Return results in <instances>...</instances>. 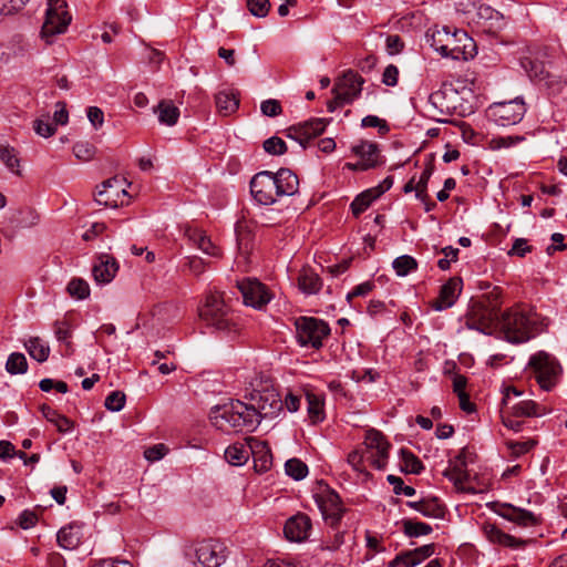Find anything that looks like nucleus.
Returning a JSON list of instances; mask_svg holds the SVG:
<instances>
[{"label":"nucleus","instance_id":"f257e3e1","mask_svg":"<svg viewBox=\"0 0 567 567\" xmlns=\"http://www.w3.org/2000/svg\"><path fill=\"white\" fill-rule=\"evenodd\" d=\"M298 188V176L288 168H280L277 173L262 171L250 181L251 196L260 205H271L279 197L292 196Z\"/></svg>","mask_w":567,"mask_h":567},{"label":"nucleus","instance_id":"f03ea898","mask_svg":"<svg viewBox=\"0 0 567 567\" xmlns=\"http://www.w3.org/2000/svg\"><path fill=\"white\" fill-rule=\"evenodd\" d=\"M244 399L254 408L260 421L274 419L282 411V400L274 380L262 372H255L248 379Z\"/></svg>","mask_w":567,"mask_h":567},{"label":"nucleus","instance_id":"7ed1b4c3","mask_svg":"<svg viewBox=\"0 0 567 567\" xmlns=\"http://www.w3.org/2000/svg\"><path fill=\"white\" fill-rule=\"evenodd\" d=\"M426 41L445 58L467 60L475 54V43L463 30H451L449 27L430 29L426 32Z\"/></svg>","mask_w":567,"mask_h":567},{"label":"nucleus","instance_id":"20e7f679","mask_svg":"<svg viewBox=\"0 0 567 567\" xmlns=\"http://www.w3.org/2000/svg\"><path fill=\"white\" fill-rule=\"evenodd\" d=\"M214 424L221 430L252 432L260 423L259 415L249 403L233 400L221 406H217L210 415Z\"/></svg>","mask_w":567,"mask_h":567},{"label":"nucleus","instance_id":"39448f33","mask_svg":"<svg viewBox=\"0 0 567 567\" xmlns=\"http://www.w3.org/2000/svg\"><path fill=\"white\" fill-rule=\"evenodd\" d=\"M199 318L210 327L220 331L235 330L236 322L230 306L225 301L223 293L210 291L198 308Z\"/></svg>","mask_w":567,"mask_h":567},{"label":"nucleus","instance_id":"423d86ee","mask_svg":"<svg viewBox=\"0 0 567 567\" xmlns=\"http://www.w3.org/2000/svg\"><path fill=\"white\" fill-rule=\"evenodd\" d=\"M462 102L453 85L444 84L429 96V113L437 122L446 123L449 117L462 114Z\"/></svg>","mask_w":567,"mask_h":567},{"label":"nucleus","instance_id":"0eeeda50","mask_svg":"<svg viewBox=\"0 0 567 567\" xmlns=\"http://www.w3.org/2000/svg\"><path fill=\"white\" fill-rule=\"evenodd\" d=\"M535 319L519 308H512L502 316V331L512 343H522L534 336Z\"/></svg>","mask_w":567,"mask_h":567},{"label":"nucleus","instance_id":"6e6552de","mask_svg":"<svg viewBox=\"0 0 567 567\" xmlns=\"http://www.w3.org/2000/svg\"><path fill=\"white\" fill-rule=\"evenodd\" d=\"M71 19L65 0H48L45 20L41 30L45 42L51 43L54 35L64 33Z\"/></svg>","mask_w":567,"mask_h":567},{"label":"nucleus","instance_id":"1a4fd4ad","mask_svg":"<svg viewBox=\"0 0 567 567\" xmlns=\"http://www.w3.org/2000/svg\"><path fill=\"white\" fill-rule=\"evenodd\" d=\"M298 342L319 349L322 340L330 334V328L323 320L312 317H300L295 322Z\"/></svg>","mask_w":567,"mask_h":567},{"label":"nucleus","instance_id":"9d476101","mask_svg":"<svg viewBox=\"0 0 567 567\" xmlns=\"http://www.w3.org/2000/svg\"><path fill=\"white\" fill-rule=\"evenodd\" d=\"M528 367L534 371L537 383L549 391L556 383L560 367L547 352L539 351L530 357Z\"/></svg>","mask_w":567,"mask_h":567},{"label":"nucleus","instance_id":"9b49d317","mask_svg":"<svg viewBox=\"0 0 567 567\" xmlns=\"http://www.w3.org/2000/svg\"><path fill=\"white\" fill-rule=\"evenodd\" d=\"M526 113L523 100L497 102L487 109V116L498 126H511L519 123Z\"/></svg>","mask_w":567,"mask_h":567},{"label":"nucleus","instance_id":"f8f14e48","mask_svg":"<svg viewBox=\"0 0 567 567\" xmlns=\"http://www.w3.org/2000/svg\"><path fill=\"white\" fill-rule=\"evenodd\" d=\"M522 391L515 386H507L504 390L503 404L508 408L514 417H539L548 413V410L533 400H519L513 402V396H520Z\"/></svg>","mask_w":567,"mask_h":567},{"label":"nucleus","instance_id":"ddd939ff","mask_svg":"<svg viewBox=\"0 0 567 567\" xmlns=\"http://www.w3.org/2000/svg\"><path fill=\"white\" fill-rule=\"evenodd\" d=\"M352 153L359 157L355 163H346L344 168L353 172H364L375 168L384 163L377 143L361 141L351 147Z\"/></svg>","mask_w":567,"mask_h":567},{"label":"nucleus","instance_id":"4468645a","mask_svg":"<svg viewBox=\"0 0 567 567\" xmlns=\"http://www.w3.org/2000/svg\"><path fill=\"white\" fill-rule=\"evenodd\" d=\"M367 461L377 470H383L388 463L390 444L384 435L374 429L367 431L365 440Z\"/></svg>","mask_w":567,"mask_h":567},{"label":"nucleus","instance_id":"2eb2a0df","mask_svg":"<svg viewBox=\"0 0 567 567\" xmlns=\"http://www.w3.org/2000/svg\"><path fill=\"white\" fill-rule=\"evenodd\" d=\"M315 498L323 518L329 520L331 526L339 524L346 512L340 496L328 486H324L315 495Z\"/></svg>","mask_w":567,"mask_h":567},{"label":"nucleus","instance_id":"dca6fc26","mask_svg":"<svg viewBox=\"0 0 567 567\" xmlns=\"http://www.w3.org/2000/svg\"><path fill=\"white\" fill-rule=\"evenodd\" d=\"M496 319L497 316L485 306V301L474 300L466 313L465 326L468 329L488 334Z\"/></svg>","mask_w":567,"mask_h":567},{"label":"nucleus","instance_id":"f3484780","mask_svg":"<svg viewBox=\"0 0 567 567\" xmlns=\"http://www.w3.org/2000/svg\"><path fill=\"white\" fill-rule=\"evenodd\" d=\"M256 447H260V452H264V455L260 457L261 467L267 470L270 465V455L268 453L269 451L267 450L265 443H257ZM250 453L254 455L257 454L255 446L249 445V447H246L241 443H235L225 450V460L231 465L240 466L249 460Z\"/></svg>","mask_w":567,"mask_h":567},{"label":"nucleus","instance_id":"a211bd4d","mask_svg":"<svg viewBox=\"0 0 567 567\" xmlns=\"http://www.w3.org/2000/svg\"><path fill=\"white\" fill-rule=\"evenodd\" d=\"M363 83L364 80L362 76L350 70L338 79L332 89V93L337 94L338 100H342L349 104L360 95Z\"/></svg>","mask_w":567,"mask_h":567},{"label":"nucleus","instance_id":"6ab92c4d","mask_svg":"<svg viewBox=\"0 0 567 567\" xmlns=\"http://www.w3.org/2000/svg\"><path fill=\"white\" fill-rule=\"evenodd\" d=\"M195 556L202 567H219L226 559L225 548L213 540H204L196 545Z\"/></svg>","mask_w":567,"mask_h":567},{"label":"nucleus","instance_id":"aec40b11","mask_svg":"<svg viewBox=\"0 0 567 567\" xmlns=\"http://www.w3.org/2000/svg\"><path fill=\"white\" fill-rule=\"evenodd\" d=\"M327 122L323 118H313L292 125L287 128V136L299 142L302 146L311 140L322 134L326 130Z\"/></svg>","mask_w":567,"mask_h":567},{"label":"nucleus","instance_id":"412c9836","mask_svg":"<svg viewBox=\"0 0 567 567\" xmlns=\"http://www.w3.org/2000/svg\"><path fill=\"white\" fill-rule=\"evenodd\" d=\"M245 305L261 308L269 302L270 296L265 285L257 280L245 279L238 284Z\"/></svg>","mask_w":567,"mask_h":567},{"label":"nucleus","instance_id":"4be33fe9","mask_svg":"<svg viewBox=\"0 0 567 567\" xmlns=\"http://www.w3.org/2000/svg\"><path fill=\"white\" fill-rule=\"evenodd\" d=\"M312 524L308 515L298 513L287 519L284 534L290 542L302 543L308 539Z\"/></svg>","mask_w":567,"mask_h":567},{"label":"nucleus","instance_id":"5701e85b","mask_svg":"<svg viewBox=\"0 0 567 567\" xmlns=\"http://www.w3.org/2000/svg\"><path fill=\"white\" fill-rule=\"evenodd\" d=\"M462 290V279L458 277L451 278L444 284L441 289L439 297L431 302V306L436 311L445 310L452 307Z\"/></svg>","mask_w":567,"mask_h":567},{"label":"nucleus","instance_id":"b1692460","mask_svg":"<svg viewBox=\"0 0 567 567\" xmlns=\"http://www.w3.org/2000/svg\"><path fill=\"white\" fill-rule=\"evenodd\" d=\"M498 514L503 518L523 527L536 526L540 523L539 517L534 513L511 504H503Z\"/></svg>","mask_w":567,"mask_h":567},{"label":"nucleus","instance_id":"393cba45","mask_svg":"<svg viewBox=\"0 0 567 567\" xmlns=\"http://www.w3.org/2000/svg\"><path fill=\"white\" fill-rule=\"evenodd\" d=\"M444 476L452 481L455 487L460 491L467 493H475V488L470 486L468 478L470 475L465 470V462L463 460V454H460L456 457V461L453 465L444 471Z\"/></svg>","mask_w":567,"mask_h":567},{"label":"nucleus","instance_id":"a878e982","mask_svg":"<svg viewBox=\"0 0 567 567\" xmlns=\"http://www.w3.org/2000/svg\"><path fill=\"white\" fill-rule=\"evenodd\" d=\"M477 24L483 32L495 33L504 25L503 16L488 6H482L477 11Z\"/></svg>","mask_w":567,"mask_h":567},{"label":"nucleus","instance_id":"bb28decb","mask_svg":"<svg viewBox=\"0 0 567 567\" xmlns=\"http://www.w3.org/2000/svg\"><path fill=\"white\" fill-rule=\"evenodd\" d=\"M118 269L115 258L103 255L99 258V262L92 269L93 277L97 284H109Z\"/></svg>","mask_w":567,"mask_h":567},{"label":"nucleus","instance_id":"cd10ccee","mask_svg":"<svg viewBox=\"0 0 567 567\" xmlns=\"http://www.w3.org/2000/svg\"><path fill=\"white\" fill-rule=\"evenodd\" d=\"M406 505L425 517L443 518L445 515V507L436 497L423 498L419 502H408Z\"/></svg>","mask_w":567,"mask_h":567},{"label":"nucleus","instance_id":"c85d7f7f","mask_svg":"<svg viewBox=\"0 0 567 567\" xmlns=\"http://www.w3.org/2000/svg\"><path fill=\"white\" fill-rule=\"evenodd\" d=\"M484 533L489 542L503 545L505 547L517 548L523 547L526 544V540L517 539L492 524H486L484 526Z\"/></svg>","mask_w":567,"mask_h":567},{"label":"nucleus","instance_id":"c756f323","mask_svg":"<svg viewBox=\"0 0 567 567\" xmlns=\"http://www.w3.org/2000/svg\"><path fill=\"white\" fill-rule=\"evenodd\" d=\"M188 239L204 254L212 257H220V249L210 240L203 230L187 229Z\"/></svg>","mask_w":567,"mask_h":567},{"label":"nucleus","instance_id":"7c9ffc66","mask_svg":"<svg viewBox=\"0 0 567 567\" xmlns=\"http://www.w3.org/2000/svg\"><path fill=\"white\" fill-rule=\"evenodd\" d=\"M60 547L66 550L75 549L81 543V529L78 526L69 525L62 527L56 535Z\"/></svg>","mask_w":567,"mask_h":567},{"label":"nucleus","instance_id":"2f4dec72","mask_svg":"<svg viewBox=\"0 0 567 567\" xmlns=\"http://www.w3.org/2000/svg\"><path fill=\"white\" fill-rule=\"evenodd\" d=\"M306 400L308 404L307 411L310 422L312 424L322 422L326 417L323 398L319 394L307 391Z\"/></svg>","mask_w":567,"mask_h":567},{"label":"nucleus","instance_id":"473e14b6","mask_svg":"<svg viewBox=\"0 0 567 567\" xmlns=\"http://www.w3.org/2000/svg\"><path fill=\"white\" fill-rule=\"evenodd\" d=\"M24 347L29 353V355L42 363L48 360L50 355V347L39 337H31L24 342Z\"/></svg>","mask_w":567,"mask_h":567},{"label":"nucleus","instance_id":"72a5a7b5","mask_svg":"<svg viewBox=\"0 0 567 567\" xmlns=\"http://www.w3.org/2000/svg\"><path fill=\"white\" fill-rule=\"evenodd\" d=\"M154 112L158 116L162 124L172 126L175 125L179 117V110L172 101L163 100L158 103Z\"/></svg>","mask_w":567,"mask_h":567},{"label":"nucleus","instance_id":"f704fd0d","mask_svg":"<svg viewBox=\"0 0 567 567\" xmlns=\"http://www.w3.org/2000/svg\"><path fill=\"white\" fill-rule=\"evenodd\" d=\"M42 415L52 424L56 426L60 433L70 432L73 429V422L66 416L58 413L47 404L40 406Z\"/></svg>","mask_w":567,"mask_h":567},{"label":"nucleus","instance_id":"c9c22d12","mask_svg":"<svg viewBox=\"0 0 567 567\" xmlns=\"http://www.w3.org/2000/svg\"><path fill=\"white\" fill-rule=\"evenodd\" d=\"M299 288L305 293H317L322 286L320 277L311 269H302L298 278Z\"/></svg>","mask_w":567,"mask_h":567},{"label":"nucleus","instance_id":"e433bc0d","mask_svg":"<svg viewBox=\"0 0 567 567\" xmlns=\"http://www.w3.org/2000/svg\"><path fill=\"white\" fill-rule=\"evenodd\" d=\"M239 106V99L233 92L221 91L216 95V107L225 116L233 114Z\"/></svg>","mask_w":567,"mask_h":567},{"label":"nucleus","instance_id":"4c0bfd02","mask_svg":"<svg viewBox=\"0 0 567 567\" xmlns=\"http://www.w3.org/2000/svg\"><path fill=\"white\" fill-rule=\"evenodd\" d=\"M111 184H118V179L116 177L106 179L102 183L101 188L95 195V200L97 204L103 205L105 207H117L120 204H123V200H117V198L113 197V194H110Z\"/></svg>","mask_w":567,"mask_h":567},{"label":"nucleus","instance_id":"58836bf2","mask_svg":"<svg viewBox=\"0 0 567 567\" xmlns=\"http://www.w3.org/2000/svg\"><path fill=\"white\" fill-rule=\"evenodd\" d=\"M377 198L379 197L374 194V192L371 188L362 192L351 203L352 214L355 217H358L360 214L365 212Z\"/></svg>","mask_w":567,"mask_h":567},{"label":"nucleus","instance_id":"ea45409f","mask_svg":"<svg viewBox=\"0 0 567 567\" xmlns=\"http://www.w3.org/2000/svg\"><path fill=\"white\" fill-rule=\"evenodd\" d=\"M400 455L402 460L401 470L403 472L411 474H420L422 472V462L411 451L402 449Z\"/></svg>","mask_w":567,"mask_h":567},{"label":"nucleus","instance_id":"a19ab883","mask_svg":"<svg viewBox=\"0 0 567 567\" xmlns=\"http://www.w3.org/2000/svg\"><path fill=\"white\" fill-rule=\"evenodd\" d=\"M393 269L399 277H404L417 269V261L409 255H402L392 262Z\"/></svg>","mask_w":567,"mask_h":567},{"label":"nucleus","instance_id":"79ce46f5","mask_svg":"<svg viewBox=\"0 0 567 567\" xmlns=\"http://www.w3.org/2000/svg\"><path fill=\"white\" fill-rule=\"evenodd\" d=\"M285 471L295 481L303 480L308 475L307 464L299 458L288 460L285 464Z\"/></svg>","mask_w":567,"mask_h":567},{"label":"nucleus","instance_id":"37998d69","mask_svg":"<svg viewBox=\"0 0 567 567\" xmlns=\"http://www.w3.org/2000/svg\"><path fill=\"white\" fill-rule=\"evenodd\" d=\"M6 370L10 374L25 373L28 370V362L24 354L20 352L11 353L7 360Z\"/></svg>","mask_w":567,"mask_h":567},{"label":"nucleus","instance_id":"c03bdc74","mask_svg":"<svg viewBox=\"0 0 567 567\" xmlns=\"http://www.w3.org/2000/svg\"><path fill=\"white\" fill-rule=\"evenodd\" d=\"M403 532L409 537H419L431 534L432 527L423 522L405 519L403 520Z\"/></svg>","mask_w":567,"mask_h":567},{"label":"nucleus","instance_id":"a18cd8bd","mask_svg":"<svg viewBox=\"0 0 567 567\" xmlns=\"http://www.w3.org/2000/svg\"><path fill=\"white\" fill-rule=\"evenodd\" d=\"M66 290L71 297L80 300L90 296V287L87 282L81 278H73L69 282Z\"/></svg>","mask_w":567,"mask_h":567},{"label":"nucleus","instance_id":"49530a36","mask_svg":"<svg viewBox=\"0 0 567 567\" xmlns=\"http://www.w3.org/2000/svg\"><path fill=\"white\" fill-rule=\"evenodd\" d=\"M0 159L10 171L19 174L18 167L20 165V161L18 158V153L13 147L0 145Z\"/></svg>","mask_w":567,"mask_h":567},{"label":"nucleus","instance_id":"de8ad7c7","mask_svg":"<svg viewBox=\"0 0 567 567\" xmlns=\"http://www.w3.org/2000/svg\"><path fill=\"white\" fill-rule=\"evenodd\" d=\"M477 301H485V306L498 316V310L501 308V290L497 287H494L491 291L484 293Z\"/></svg>","mask_w":567,"mask_h":567},{"label":"nucleus","instance_id":"09e8293b","mask_svg":"<svg viewBox=\"0 0 567 567\" xmlns=\"http://www.w3.org/2000/svg\"><path fill=\"white\" fill-rule=\"evenodd\" d=\"M262 147H264L265 152L270 155L278 156V155H282L287 152V145H286L285 141L278 136H272V137L267 138L264 142Z\"/></svg>","mask_w":567,"mask_h":567},{"label":"nucleus","instance_id":"8fccbe9b","mask_svg":"<svg viewBox=\"0 0 567 567\" xmlns=\"http://www.w3.org/2000/svg\"><path fill=\"white\" fill-rule=\"evenodd\" d=\"M126 396L122 391L111 392L104 402L105 408L112 412L121 411L125 405Z\"/></svg>","mask_w":567,"mask_h":567},{"label":"nucleus","instance_id":"3c124183","mask_svg":"<svg viewBox=\"0 0 567 567\" xmlns=\"http://www.w3.org/2000/svg\"><path fill=\"white\" fill-rule=\"evenodd\" d=\"M246 6L249 12L257 18H265L271 7L269 0H247Z\"/></svg>","mask_w":567,"mask_h":567},{"label":"nucleus","instance_id":"603ef678","mask_svg":"<svg viewBox=\"0 0 567 567\" xmlns=\"http://www.w3.org/2000/svg\"><path fill=\"white\" fill-rule=\"evenodd\" d=\"M537 444L536 440H527L524 442L508 441L506 443L512 456L519 457L528 453Z\"/></svg>","mask_w":567,"mask_h":567},{"label":"nucleus","instance_id":"864d4df0","mask_svg":"<svg viewBox=\"0 0 567 567\" xmlns=\"http://www.w3.org/2000/svg\"><path fill=\"white\" fill-rule=\"evenodd\" d=\"M73 153L76 158L87 162L95 155V147L87 142H78L73 146Z\"/></svg>","mask_w":567,"mask_h":567},{"label":"nucleus","instance_id":"5fc2aeb1","mask_svg":"<svg viewBox=\"0 0 567 567\" xmlns=\"http://www.w3.org/2000/svg\"><path fill=\"white\" fill-rule=\"evenodd\" d=\"M386 480L393 486V492L396 495L403 494L411 497L416 493L414 487L404 485L403 480L399 476L389 475Z\"/></svg>","mask_w":567,"mask_h":567},{"label":"nucleus","instance_id":"6e6d98bb","mask_svg":"<svg viewBox=\"0 0 567 567\" xmlns=\"http://www.w3.org/2000/svg\"><path fill=\"white\" fill-rule=\"evenodd\" d=\"M167 452V446L163 443H159L146 449L144 452V457L150 462H155L164 457Z\"/></svg>","mask_w":567,"mask_h":567},{"label":"nucleus","instance_id":"4d7b16f0","mask_svg":"<svg viewBox=\"0 0 567 567\" xmlns=\"http://www.w3.org/2000/svg\"><path fill=\"white\" fill-rule=\"evenodd\" d=\"M344 544V533L337 532L332 538L326 539L321 543V550L336 551Z\"/></svg>","mask_w":567,"mask_h":567},{"label":"nucleus","instance_id":"13d9d810","mask_svg":"<svg viewBox=\"0 0 567 567\" xmlns=\"http://www.w3.org/2000/svg\"><path fill=\"white\" fill-rule=\"evenodd\" d=\"M260 110L264 115L271 117L277 116L282 112L280 102L274 99L261 102Z\"/></svg>","mask_w":567,"mask_h":567},{"label":"nucleus","instance_id":"bf43d9fd","mask_svg":"<svg viewBox=\"0 0 567 567\" xmlns=\"http://www.w3.org/2000/svg\"><path fill=\"white\" fill-rule=\"evenodd\" d=\"M389 567H414L415 560H413L412 554L410 550L403 551L395 556L394 559H392L389 565Z\"/></svg>","mask_w":567,"mask_h":567},{"label":"nucleus","instance_id":"052dcab7","mask_svg":"<svg viewBox=\"0 0 567 567\" xmlns=\"http://www.w3.org/2000/svg\"><path fill=\"white\" fill-rule=\"evenodd\" d=\"M524 138L523 137H513V136H506V137H503V136H499V137H494L489 141V147L492 150H501V148H505V147H511L512 145H514L515 143L519 142V141H523Z\"/></svg>","mask_w":567,"mask_h":567},{"label":"nucleus","instance_id":"680f3d73","mask_svg":"<svg viewBox=\"0 0 567 567\" xmlns=\"http://www.w3.org/2000/svg\"><path fill=\"white\" fill-rule=\"evenodd\" d=\"M399 81V69L394 64H389L382 74V83L386 86H395Z\"/></svg>","mask_w":567,"mask_h":567},{"label":"nucleus","instance_id":"e2e57ef3","mask_svg":"<svg viewBox=\"0 0 567 567\" xmlns=\"http://www.w3.org/2000/svg\"><path fill=\"white\" fill-rule=\"evenodd\" d=\"M361 125L363 127H378L381 133H386L389 131L386 122L375 115H368L363 117Z\"/></svg>","mask_w":567,"mask_h":567},{"label":"nucleus","instance_id":"0e129e2a","mask_svg":"<svg viewBox=\"0 0 567 567\" xmlns=\"http://www.w3.org/2000/svg\"><path fill=\"white\" fill-rule=\"evenodd\" d=\"M54 333L59 341L66 342L72 336L71 326L66 321H56Z\"/></svg>","mask_w":567,"mask_h":567},{"label":"nucleus","instance_id":"69168bd1","mask_svg":"<svg viewBox=\"0 0 567 567\" xmlns=\"http://www.w3.org/2000/svg\"><path fill=\"white\" fill-rule=\"evenodd\" d=\"M29 0H0L1 11L11 14L21 10Z\"/></svg>","mask_w":567,"mask_h":567},{"label":"nucleus","instance_id":"338daca9","mask_svg":"<svg viewBox=\"0 0 567 567\" xmlns=\"http://www.w3.org/2000/svg\"><path fill=\"white\" fill-rule=\"evenodd\" d=\"M55 125L43 120L34 122V131L42 137H50L55 133Z\"/></svg>","mask_w":567,"mask_h":567},{"label":"nucleus","instance_id":"774afa93","mask_svg":"<svg viewBox=\"0 0 567 567\" xmlns=\"http://www.w3.org/2000/svg\"><path fill=\"white\" fill-rule=\"evenodd\" d=\"M38 522V516L32 511H23L18 519L19 526L23 529H29L33 527Z\"/></svg>","mask_w":567,"mask_h":567}]
</instances>
